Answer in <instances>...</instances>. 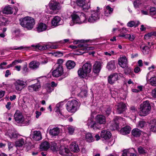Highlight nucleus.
Instances as JSON below:
<instances>
[{
    "mask_svg": "<svg viewBox=\"0 0 156 156\" xmlns=\"http://www.w3.org/2000/svg\"><path fill=\"white\" fill-rule=\"evenodd\" d=\"M96 122L92 117L89 118L87 121V124L89 127L94 130L100 128V125L105 124L106 122L105 117L102 115H98L95 117Z\"/></svg>",
    "mask_w": 156,
    "mask_h": 156,
    "instance_id": "nucleus-1",
    "label": "nucleus"
},
{
    "mask_svg": "<svg viewBox=\"0 0 156 156\" xmlns=\"http://www.w3.org/2000/svg\"><path fill=\"white\" fill-rule=\"evenodd\" d=\"M20 22L22 26L26 28L28 30L32 29L35 24L34 19L29 16L21 18L20 20Z\"/></svg>",
    "mask_w": 156,
    "mask_h": 156,
    "instance_id": "nucleus-2",
    "label": "nucleus"
},
{
    "mask_svg": "<svg viewBox=\"0 0 156 156\" xmlns=\"http://www.w3.org/2000/svg\"><path fill=\"white\" fill-rule=\"evenodd\" d=\"M91 69V64L89 62H86L78 70V75L81 78H85L90 72Z\"/></svg>",
    "mask_w": 156,
    "mask_h": 156,
    "instance_id": "nucleus-3",
    "label": "nucleus"
},
{
    "mask_svg": "<svg viewBox=\"0 0 156 156\" xmlns=\"http://www.w3.org/2000/svg\"><path fill=\"white\" fill-rule=\"evenodd\" d=\"M72 21L75 23L81 24L86 23V17L85 14L81 12H78L71 16Z\"/></svg>",
    "mask_w": 156,
    "mask_h": 156,
    "instance_id": "nucleus-4",
    "label": "nucleus"
},
{
    "mask_svg": "<svg viewBox=\"0 0 156 156\" xmlns=\"http://www.w3.org/2000/svg\"><path fill=\"white\" fill-rule=\"evenodd\" d=\"M151 109L149 102L148 101L143 102L140 104V115L145 116L147 115Z\"/></svg>",
    "mask_w": 156,
    "mask_h": 156,
    "instance_id": "nucleus-5",
    "label": "nucleus"
},
{
    "mask_svg": "<svg viewBox=\"0 0 156 156\" xmlns=\"http://www.w3.org/2000/svg\"><path fill=\"white\" fill-rule=\"evenodd\" d=\"M78 102L75 100L69 101L66 104V109L68 111L74 112L77 110Z\"/></svg>",
    "mask_w": 156,
    "mask_h": 156,
    "instance_id": "nucleus-6",
    "label": "nucleus"
},
{
    "mask_svg": "<svg viewBox=\"0 0 156 156\" xmlns=\"http://www.w3.org/2000/svg\"><path fill=\"white\" fill-rule=\"evenodd\" d=\"M51 10L50 11V13L51 14H55L60 9L61 7L60 4L56 2L50 3L49 5Z\"/></svg>",
    "mask_w": 156,
    "mask_h": 156,
    "instance_id": "nucleus-7",
    "label": "nucleus"
},
{
    "mask_svg": "<svg viewBox=\"0 0 156 156\" xmlns=\"http://www.w3.org/2000/svg\"><path fill=\"white\" fill-rule=\"evenodd\" d=\"M16 89L18 91H21L26 86V82L21 80H17L14 83Z\"/></svg>",
    "mask_w": 156,
    "mask_h": 156,
    "instance_id": "nucleus-8",
    "label": "nucleus"
},
{
    "mask_svg": "<svg viewBox=\"0 0 156 156\" xmlns=\"http://www.w3.org/2000/svg\"><path fill=\"white\" fill-rule=\"evenodd\" d=\"M115 108L116 109V112L118 114L122 113L126 109V106L124 103L120 102L115 105Z\"/></svg>",
    "mask_w": 156,
    "mask_h": 156,
    "instance_id": "nucleus-9",
    "label": "nucleus"
},
{
    "mask_svg": "<svg viewBox=\"0 0 156 156\" xmlns=\"http://www.w3.org/2000/svg\"><path fill=\"white\" fill-rule=\"evenodd\" d=\"M119 76L118 74L116 73L111 74L108 77V82L109 83L113 84L118 80Z\"/></svg>",
    "mask_w": 156,
    "mask_h": 156,
    "instance_id": "nucleus-10",
    "label": "nucleus"
},
{
    "mask_svg": "<svg viewBox=\"0 0 156 156\" xmlns=\"http://www.w3.org/2000/svg\"><path fill=\"white\" fill-rule=\"evenodd\" d=\"M119 64L122 68H125L127 65V60L125 56H120L119 59Z\"/></svg>",
    "mask_w": 156,
    "mask_h": 156,
    "instance_id": "nucleus-11",
    "label": "nucleus"
},
{
    "mask_svg": "<svg viewBox=\"0 0 156 156\" xmlns=\"http://www.w3.org/2000/svg\"><path fill=\"white\" fill-rule=\"evenodd\" d=\"M5 134L10 139L16 138L19 135L17 132L14 129H9Z\"/></svg>",
    "mask_w": 156,
    "mask_h": 156,
    "instance_id": "nucleus-12",
    "label": "nucleus"
},
{
    "mask_svg": "<svg viewBox=\"0 0 156 156\" xmlns=\"http://www.w3.org/2000/svg\"><path fill=\"white\" fill-rule=\"evenodd\" d=\"M63 68L61 67H56V69H55L52 73V75L53 76L55 77H58L61 76L63 73Z\"/></svg>",
    "mask_w": 156,
    "mask_h": 156,
    "instance_id": "nucleus-13",
    "label": "nucleus"
},
{
    "mask_svg": "<svg viewBox=\"0 0 156 156\" xmlns=\"http://www.w3.org/2000/svg\"><path fill=\"white\" fill-rule=\"evenodd\" d=\"M14 119L18 123L21 122L23 121L24 118L21 113L19 111H16L14 115Z\"/></svg>",
    "mask_w": 156,
    "mask_h": 156,
    "instance_id": "nucleus-14",
    "label": "nucleus"
},
{
    "mask_svg": "<svg viewBox=\"0 0 156 156\" xmlns=\"http://www.w3.org/2000/svg\"><path fill=\"white\" fill-rule=\"evenodd\" d=\"M101 64L99 62H96L93 66V72L97 74L98 73L101 69Z\"/></svg>",
    "mask_w": 156,
    "mask_h": 156,
    "instance_id": "nucleus-15",
    "label": "nucleus"
},
{
    "mask_svg": "<svg viewBox=\"0 0 156 156\" xmlns=\"http://www.w3.org/2000/svg\"><path fill=\"white\" fill-rule=\"evenodd\" d=\"M111 135L110 132L105 130H103L101 131V137L105 140L109 139L111 136Z\"/></svg>",
    "mask_w": 156,
    "mask_h": 156,
    "instance_id": "nucleus-16",
    "label": "nucleus"
},
{
    "mask_svg": "<svg viewBox=\"0 0 156 156\" xmlns=\"http://www.w3.org/2000/svg\"><path fill=\"white\" fill-rule=\"evenodd\" d=\"M41 87L40 83L38 82L37 83L29 86L28 87V89L29 91L32 92L33 90L37 91H38L39 88Z\"/></svg>",
    "mask_w": 156,
    "mask_h": 156,
    "instance_id": "nucleus-17",
    "label": "nucleus"
},
{
    "mask_svg": "<svg viewBox=\"0 0 156 156\" xmlns=\"http://www.w3.org/2000/svg\"><path fill=\"white\" fill-rule=\"evenodd\" d=\"M33 139L36 141H39L42 139L41 133L39 131H35L34 132L32 136Z\"/></svg>",
    "mask_w": 156,
    "mask_h": 156,
    "instance_id": "nucleus-18",
    "label": "nucleus"
},
{
    "mask_svg": "<svg viewBox=\"0 0 156 156\" xmlns=\"http://www.w3.org/2000/svg\"><path fill=\"white\" fill-rule=\"evenodd\" d=\"M61 18L58 16H55L52 20L51 24L52 25L55 27L58 26L61 24L60 22Z\"/></svg>",
    "mask_w": 156,
    "mask_h": 156,
    "instance_id": "nucleus-19",
    "label": "nucleus"
},
{
    "mask_svg": "<svg viewBox=\"0 0 156 156\" xmlns=\"http://www.w3.org/2000/svg\"><path fill=\"white\" fill-rule=\"evenodd\" d=\"M119 118L117 117H116L114 119V123L110 127L111 129L115 130L119 128Z\"/></svg>",
    "mask_w": 156,
    "mask_h": 156,
    "instance_id": "nucleus-20",
    "label": "nucleus"
},
{
    "mask_svg": "<svg viewBox=\"0 0 156 156\" xmlns=\"http://www.w3.org/2000/svg\"><path fill=\"white\" fill-rule=\"evenodd\" d=\"M60 132V129L57 127L54 128L49 131V134L52 136H57Z\"/></svg>",
    "mask_w": 156,
    "mask_h": 156,
    "instance_id": "nucleus-21",
    "label": "nucleus"
},
{
    "mask_svg": "<svg viewBox=\"0 0 156 156\" xmlns=\"http://www.w3.org/2000/svg\"><path fill=\"white\" fill-rule=\"evenodd\" d=\"M70 150L74 152H77L79 151V148L78 145L76 143H73L69 147Z\"/></svg>",
    "mask_w": 156,
    "mask_h": 156,
    "instance_id": "nucleus-22",
    "label": "nucleus"
},
{
    "mask_svg": "<svg viewBox=\"0 0 156 156\" xmlns=\"http://www.w3.org/2000/svg\"><path fill=\"white\" fill-rule=\"evenodd\" d=\"M107 68L109 71L114 70L116 68L115 61L111 60L107 64Z\"/></svg>",
    "mask_w": 156,
    "mask_h": 156,
    "instance_id": "nucleus-23",
    "label": "nucleus"
},
{
    "mask_svg": "<svg viewBox=\"0 0 156 156\" xmlns=\"http://www.w3.org/2000/svg\"><path fill=\"white\" fill-rule=\"evenodd\" d=\"M50 145L47 141L42 142L40 146V148L42 150L46 151L50 147Z\"/></svg>",
    "mask_w": 156,
    "mask_h": 156,
    "instance_id": "nucleus-24",
    "label": "nucleus"
},
{
    "mask_svg": "<svg viewBox=\"0 0 156 156\" xmlns=\"http://www.w3.org/2000/svg\"><path fill=\"white\" fill-rule=\"evenodd\" d=\"M131 130L130 127L129 126H126L122 128L120 132L123 135H126L129 134Z\"/></svg>",
    "mask_w": 156,
    "mask_h": 156,
    "instance_id": "nucleus-25",
    "label": "nucleus"
},
{
    "mask_svg": "<svg viewBox=\"0 0 156 156\" xmlns=\"http://www.w3.org/2000/svg\"><path fill=\"white\" fill-rule=\"evenodd\" d=\"M47 29L46 25L44 23H41L38 24L37 27V30L38 32L45 30Z\"/></svg>",
    "mask_w": 156,
    "mask_h": 156,
    "instance_id": "nucleus-26",
    "label": "nucleus"
},
{
    "mask_svg": "<svg viewBox=\"0 0 156 156\" xmlns=\"http://www.w3.org/2000/svg\"><path fill=\"white\" fill-rule=\"evenodd\" d=\"M39 63L35 61H32L29 64V67L30 68L34 69L37 68L39 67Z\"/></svg>",
    "mask_w": 156,
    "mask_h": 156,
    "instance_id": "nucleus-27",
    "label": "nucleus"
},
{
    "mask_svg": "<svg viewBox=\"0 0 156 156\" xmlns=\"http://www.w3.org/2000/svg\"><path fill=\"white\" fill-rule=\"evenodd\" d=\"M31 47L35 48V49L38 48L39 50H45L47 49H48L49 44H47L45 46L39 45H31Z\"/></svg>",
    "mask_w": 156,
    "mask_h": 156,
    "instance_id": "nucleus-28",
    "label": "nucleus"
},
{
    "mask_svg": "<svg viewBox=\"0 0 156 156\" xmlns=\"http://www.w3.org/2000/svg\"><path fill=\"white\" fill-rule=\"evenodd\" d=\"M106 10L105 11L104 15L105 16H109L113 11V9L111 8L109 5H107L106 7Z\"/></svg>",
    "mask_w": 156,
    "mask_h": 156,
    "instance_id": "nucleus-29",
    "label": "nucleus"
},
{
    "mask_svg": "<svg viewBox=\"0 0 156 156\" xmlns=\"http://www.w3.org/2000/svg\"><path fill=\"white\" fill-rule=\"evenodd\" d=\"M75 62L72 60L68 61L66 63V65L68 69H71L73 68L75 66Z\"/></svg>",
    "mask_w": 156,
    "mask_h": 156,
    "instance_id": "nucleus-30",
    "label": "nucleus"
},
{
    "mask_svg": "<svg viewBox=\"0 0 156 156\" xmlns=\"http://www.w3.org/2000/svg\"><path fill=\"white\" fill-rule=\"evenodd\" d=\"M26 140L23 138H21L16 141V147H20L22 146L25 144Z\"/></svg>",
    "mask_w": 156,
    "mask_h": 156,
    "instance_id": "nucleus-31",
    "label": "nucleus"
},
{
    "mask_svg": "<svg viewBox=\"0 0 156 156\" xmlns=\"http://www.w3.org/2000/svg\"><path fill=\"white\" fill-rule=\"evenodd\" d=\"M3 12L5 14H12L13 12L12 9L9 5L6 6L3 10Z\"/></svg>",
    "mask_w": 156,
    "mask_h": 156,
    "instance_id": "nucleus-32",
    "label": "nucleus"
},
{
    "mask_svg": "<svg viewBox=\"0 0 156 156\" xmlns=\"http://www.w3.org/2000/svg\"><path fill=\"white\" fill-rule=\"evenodd\" d=\"M85 139L86 140L89 142H91L94 141V138L91 134L90 133H88L86 134Z\"/></svg>",
    "mask_w": 156,
    "mask_h": 156,
    "instance_id": "nucleus-33",
    "label": "nucleus"
},
{
    "mask_svg": "<svg viewBox=\"0 0 156 156\" xmlns=\"http://www.w3.org/2000/svg\"><path fill=\"white\" fill-rule=\"evenodd\" d=\"M141 131L138 129H133L132 132V135L134 136L138 137L140 136L141 133Z\"/></svg>",
    "mask_w": 156,
    "mask_h": 156,
    "instance_id": "nucleus-34",
    "label": "nucleus"
},
{
    "mask_svg": "<svg viewBox=\"0 0 156 156\" xmlns=\"http://www.w3.org/2000/svg\"><path fill=\"white\" fill-rule=\"evenodd\" d=\"M140 23L139 21L136 22H134L133 21H131L127 23V26L129 27H132L133 26L137 27Z\"/></svg>",
    "mask_w": 156,
    "mask_h": 156,
    "instance_id": "nucleus-35",
    "label": "nucleus"
},
{
    "mask_svg": "<svg viewBox=\"0 0 156 156\" xmlns=\"http://www.w3.org/2000/svg\"><path fill=\"white\" fill-rule=\"evenodd\" d=\"M7 21V20L3 16H0V25L6 26Z\"/></svg>",
    "mask_w": 156,
    "mask_h": 156,
    "instance_id": "nucleus-36",
    "label": "nucleus"
},
{
    "mask_svg": "<svg viewBox=\"0 0 156 156\" xmlns=\"http://www.w3.org/2000/svg\"><path fill=\"white\" fill-rule=\"evenodd\" d=\"M138 152L140 154H145L147 153L146 149L140 146L138 148Z\"/></svg>",
    "mask_w": 156,
    "mask_h": 156,
    "instance_id": "nucleus-37",
    "label": "nucleus"
},
{
    "mask_svg": "<svg viewBox=\"0 0 156 156\" xmlns=\"http://www.w3.org/2000/svg\"><path fill=\"white\" fill-rule=\"evenodd\" d=\"M63 62L64 60L63 59H58L55 65V66L59 67L61 66V68H63L62 65Z\"/></svg>",
    "mask_w": 156,
    "mask_h": 156,
    "instance_id": "nucleus-38",
    "label": "nucleus"
},
{
    "mask_svg": "<svg viewBox=\"0 0 156 156\" xmlns=\"http://www.w3.org/2000/svg\"><path fill=\"white\" fill-rule=\"evenodd\" d=\"M99 12L97 11L96 12L94 11L92 12L91 15L92 17H93L94 18V19H96V20L98 19L99 18Z\"/></svg>",
    "mask_w": 156,
    "mask_h": 156,
    "instance_id": "nucleus-39",
    "label": "nucleus"
},
{
    "mask_svg": "<svg viewBox=\"0 0 156 156\" xmlns=\"http://www.w3.org/2000/svg\"><path fill=\"white\" fill-rule=\"evenodd\" d=\"M150 84L154 86H156V76L152 77L149 80Z\"/></svg>",
    "mask_w": 156,
    "mask_h": 156,
    "instance_id": "nucleus-40",
    "label": "nucleus"
},
{
    "mask_svg": "<svg viewBox=\"0 0 156 156\" xmlns=\"http://www.w3.org/2000/svg\"><path fill=\"white\" fill-rule=\"evenodd\" d=\"M83 10L84 11H86L89 9L90 8V4L89 2L86 3L85 2H84V5L81 7Z\"/></svg>",
    "mask_w": 156,
    "mask_h": 156,
    "instance_id": "nucleus-41",
    "label": "nucleus"
},
{
    "mask_svg": "<svg viewBox=\"0 0 156 156\" xmlns=\"http://www.w3.org/2000/svg\"><path fill=\"white\" fill-rule=\"evenodd\" d=\"M141 48L142 50V51L144 54H147L149 50V48L146 46H145L143 47L141 46Z\"/></svg>",
    "mask_w": 156,
    "mask_h": 156,
    "instance_id": "nucleus-42",
    "label": "nucleus"
},
{
    "mask_svg": "<svg viewBox=\"0 0 156 156\" xmlns=\"http://www.w3.org/2000/svg\"><path fill=\"white\" fill-rule=\"evenodd\" d=\"M143 1L141 0H136L134 2L133 5L134 7L137 8L142 4Z\"/></svg>",
    "mask_w": 156,
    "mask_h": 156,
    "instance_id": "nucleus-43",
    "label": "nucleus"
},
{
    "mask_svg": "<svg viewBox=\"0 0 156 156\" xmlns=\"http://www.w3.org/2000/svg\"><path fill=\"white\" fill-rule=\"evenodd\" d=\"M105 55L108 56H111L112 55L115 54V52L113 51H105L104 52Z\"/></svg>",
    "mask_w": 156,
    "mask_h": 156,
    "instance_id": "nucleus-44",
    "label": "nucleus"
},
{
    "mask_svg": "<svg viewBox=\"0 0 156 156\" xmlns=\"http://www.w3.org/2000/svg\"><path fill=\"white\" fill-rule=\"evenodd\" d=\"M150 15L153 16L154 15H156V9L154 7H151L150 10Z\"/></svg>",
    "mask_w": 156,
    "mask_h": 156,
    "instance_id": "nucleus-45",
    "label": "nucleus"
},
{
    "mask_svg": "<svg viewBox=\"0 0 156 156\" xmlns=\"http://www.w3.org/2000/svg\"><path fill=\"white\" fill-rule=\"evenodd\" d=\"M64 150H65V147L64 146H61L59 148V153L63 156L66 155L67 154L65 153V151Z\"/></svg>",
    "mask_w": 156,
    "mask_h": 156,
    "instance_id": "nucleus-46",
    "label": "nucleus"
},
{
    "mask_svg": "<svg viewBox=\"0 0 156 156\" xmlns=\"http://www.w3.org/2000/svg\"><path fill=\"white\" fill-rule=\"evenodd\" d=\"M85 2V0H76V2L78 6L81 7L83 5H84Z\"/></svg>",
    "mask_w": 156,
    "mask_h": 156,
    "instance_id": "nucleus-47",
    "label": "nucleus"
},
{
    "mask_svg": "<svg viewBox=\"0 0 156 156\" xmlns=\"http://www.w3.org/2000/svg\"><path fill=\"white\" fill-rule=\"evenodd\" d=\"M156 35V32H151L149 33L145 34L144 36V38L145 39L150 37L152 36H155Z\"/></svg>",
    "mask_w": 156,
    "mask_h": 156,
    "instance_id": "nucleus-48",
    "label": "nucleus"
},
{
    "mask_svg": "<svg viewBox=\"0 0 156 156\" xmlns=\"http://www.w3.org/2000/svg\"><path fill=\"white\" fill-rule=\"evenodd\" d=\"M51 149L53 151H55L58 148L57 144L54 142H52L51 145Z\"/></svg>",
    "mask_w": 156,
    "mask_h": 156,
    "instance_id": "nucleus-49",
    "label": "nucleus"
},
{
    "mask_svg": "<svg viewBox=\"0 0 156 156\" xmlns=\"http://www.w3.org/2000/svg\"><path fill=\"white\" fill-rule=\"evenodd\" d=\"M78 47L79 48L83 51H87L86 49L87 48L86 44H80L78 45Z\"/></svg>",
    "mask_w": 156,
    "mask_h": 156,
    "instance_id": "nucleus-50",
    "label": "nucleus"
},
{
    "mask_svg": "<svg viewBox=\"0 0 156 156\" xmlns=\"http://www.w3.org/2000/svg\"><path fill=\"white\" fill-rule=\"evenodd\" d=\"M130 150H125L123 151L122 156H128L130 154Z\"/></svg>",
    "mask_w": 156,
    "mask_h": 156,
    "instance_id": "nucleus-51",
    "label": "nucleus"
},
{
    "mask_svg": "<svg viewBox=\"0 0 156 156\" xmlns=\"http://www.w3.org/2000/svg\"><path fill=\"white\" fill-rule=\"evenodd\" d=\"M133 72L131 68L127 67L125 70V73L126 74H130Z\"/></svg>",
    "mask_w": 156,
    "mask_h": 156,
    "instance_id": "nucleus-52",
    "label": "nucleus"
},
{
    "mask_svg": "<svg viewBox=\"0 0 156 156\" xmlns=\"http://www.w3.org/2000/svg\"><path fill=\"white\" fill-rule=\"evenodd\" d=\"M28 72V69L27 65H24L22 69V73L23 74H25Z\"/></svg>",
    "mask_w": 156,
    "mask_h": 156,
    "instance_id": "nucleus-53",
    "label": "nucleus"
},
{
    "mask_svg": "<svg viewBox=\"0 0 156 156\" xmlns=\"http://www.w3.org/2000/svg\"><path fill=\"white\" fill-rule=\"evenodd\" d=\"M68 130V133L70 134H72L74 132V129L73 126H69L67 127Z\"/></svg>",
    "mask_w": 156,
    "mask_h": 156,
    "instance_id": "nucleus-54",
    "label": "nucleus"
},
{
    "mask_svg": "<svg viewBox=\"0 0 156 156\" xmlns=\"http://www.w3.org/2000/svg\"><path fill=\"white\" fill-rule=\"evenodd\" d=\"M127 31V30L126 28H122V30L121 31V33L122 34H119V36L120 37H124L125 38V34H124V33L126 32Z\"/></svg>",
    "mask_w": 156,
    "mask_h": 156,
    "instance_id": "nucleus-55",
    "label": "nucleus"
},
{
    "mask_svg": "<svg viewBox=\"0 0 156 156\" xmlns=\"http://www.w3.org/2000/svg\"><path fill=\"white\" fill-rule=\"evenodd\" d=\"M32 144L31 143H29L26 144L25 147L26 148L27 151L29 150L31 148Z\"/></svg>",
    "mask_w": 156,
    "mask_h": 156,
    "instance_id": "nucleus-56",
    "label": "nucleus"
},
{
    "mask_svg": "<svg viewBox=\"0 0 156 156\" xmlns=\"http://www.w3.org/2000/svg\"><path fill=\"white\" fill-rule=\"evenodd\" d=\"M111 108L109 106H108L106 108V110H105V112L106 114L108 115H109L111 112Z\"/></svg>",
    "mask_w": 156,
    "mask_h": 156,
    "instance_id": "nucleus-57",
    "label": "nucleus"
},
{
    "mask_svg": "<svg viewBox=\"0 0 156 156\" xmlns=\"http://www.w3.org/2000/svg\"><path fill=\"white\" fill-rule=\"evenodd\" d=\"M150 129L151 131L156 132V124L152 125L151 126Z\"/></svg>",
    "mask_w": 156,
    "mask_h": 156,
    "instance_id": "nucleus-58",
    "label": "nucleus"
},
{
    "mask_svg": "<svg viewBox=\"0 0 156 156\" xmlns=\"http://www.w3.org/2000/svg\"><path fill=\"white\" fill-rule=\"evenodd\" d=\"M130 109L132 112L134 113L135 114L137 113V109L134 106H131L130 108Z\"/></svg>",
    "mask_w": 156,
    "mask_h": 156,
    "instance_id": "nucleus-59",
    "label": "nucleus"
},
{
    "mask_svg": "<svg viewBox=\"0 0 156 156\" xmlns=\"http://www.w3.org/2000/svg\"><path fill=\"white\" fill-rule=\"evenodd\" d=\"M93 17H92V16H91L89 17L88 19V21L90 23H93L95 22L96 20V19H94V18Z\"/></svg>",
    "mask_w": 156,
    "mask_h": 156,
    "instance_id": "nucleus-60",
    "label": "nucleus"
},
{
    "mask_svg": "<svg viewBox=\"0 0 156 156\" xmlns=\"http://www.w3.org/2000/svg\"><path fill=\"white\" fill-rule=\"evenodd\" d=\"M129 37L128 39L131 41H133L135 38V37L134 35L133 34L131 35L129 34Z\"/></svg>",
    "mask_w": 156,
    "mask_h": 156,
    "instance_id": "nucleus-61",
    "label": "nucleus"
},
{
    "mask_svg": "<svg viewBox=\"0 0 156 156\" xmlns=\"http://www.w3.org/2000/svg\"><path fill=\"white\" fill-rule=\"evenodd\" d=\"M145 122L143 121H140L139 122L138 127L142 128L144 127Z\"/></svg>",
    "mask_w": 156,
    "mask_h": 156,
    "instance_id": "nucleus-62",
    "label": "nucleus"
},
{
    "mask_svg": "<svg viewBox=\"0 0 156 156\" xmlns=\"http://www.w3.org/2000/svg\"><path fill=\"white\" fill-rule=\"evenodd\" d=\"M55 56L60 57L63 55V54L62 52H56L54 54Z\"/></svg>",
    "mask_w": 156,
    "mask_h": 156,
    "instance_id": "nucleus-63",
    "label": "nucleus"
},
{
    "mask_svg": "<svg viewBox=\"0 0 156 156\" xmlns=\"http://www.w3.org/2000/svg\"><path fill=\"white\" fill-rule=\"evenodd\" d=\"M152 94L154 98H156V87L152 90Z\"/></svg>",
    "mask_w": 156,
    "mask_h": 156,
    "instance_id": "nucleus-64",
    "label": "nucleus"
}]
</instances>
